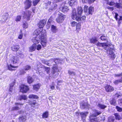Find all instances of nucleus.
<instances>
[{
  "label": "nucleus",
  "mask_w": 122,
  "mask_h": 122,
  "mask_svg": "<svg viewBox=\"0 0 122 122\" xmlns=\"http://www.w3.org/2000/svg\"><path fill=\"white\" fill-rule=\"evenodd\" d=\"M116 103V100L113 98L111 99L110 101V103L111 105H114Z\"/></svg>",
  "instance_id": "a19ab883"
},
{
  "label": "nucleus",
  "mask_w": 122,
  "mask_h": 122,
  "mask_svg": "<svg viewBox=\"0 0 122 122\" xmlns=\"http://www.w3.org/2000/svg\"><path fill=\"white\" fill-rule=\"evenodd\" d=\"M29 98H30L38 99L39 98L38 96L33 94H31L29 95Z\"/></svg>",
  "instance_id": "4c0bfd02"
},
{
  "label": "nucleus",
  "mask_w": 122,
  "mask_h": 122,
  "mask_svg": "<svg viewBox=\"0 0 122 122\" xmlns=\"http://www.w3.org/2000/svg\"><path fill=\"white\" fill-rule=\"evenodd\" d=\"M106 90L107 92H111L114 90V88L110 85H108L105 87Z\"/></svg>",
  "instance_id": "aec40b11"
},
{
  "label": "nucleus",
  "mask_w": 122,
  "mask_h": 122,
  "mask_svg": "<svg viewBox=\"0 0 122 122\" xmlns=\"http://www.w3.org/2000/svg\"><path fill=\"white\" fill-rule=\"evenodd\" d=\"M55 84H54V83L53 82L52 83V85H51L50 86V87L51 89V90H53L55 89Z\"/></svg>",
  "instance_id": "3c124183"
},
{
  "label": "nucleus",
  "mask_w": 122,
  "mask_h": 122,
  "mask_svg": "<svg viewBox=\"0 0 122 122\" xmlns=\"http://www.w3.org/2000/svg\"><path fill=\"white\" fill-rule=\"evenodd\" d=\"M83 12L82 9L81 7H78L77 9V14L78 15H81Z\"/></svg>",
  "instance_id": "b1692460"
},
{
  "label": "nucleus",
  "mask_w": 122,
  "mask_h": 122,
  "mask_svg": "<svg viewBox=\"0 0 122 122\" xmlns=\"http://www.w3.org/2000/svg\"><path fill=\"white\" fill-rule=\"evenodd\" d=\"M116 7L118 8H120V4L119 3H116Z\"/></svg>",
  "instance_id": "0e129e2a"
},
{
  "label": "nucleus",
  "mask_w": 122,
  "mask_h": 122,
  "mask_svg": "<svg viewBox=\"0 0 122 122\" xmlns=\"http://www.w3.org/2000/svg\"><path fill=\"white\" fill-rule=\"evenodd\" d=\"M41 48V46L40 45H37L36 49L37 50L39 51L40 50Z\"/></svg>",
  "instance_id": "bf43d9fd"
},
{
  "label": "nucleus",
  "mask_w": 122,
  "mask_h": 122,
  "mask_svg": "<svg viewBox=\"0 0 122 122\" xmlns=\"http://www.w3.org/2000/svg\"><path fill=\"white\" fill-rule=\"evenodd\" d=\"M115 120V117H110L108 118L107 122H114Z\"/></svg>",
  "instance_id": "a878e982"
},
{
  "label": "nucleus",
  "mask_w": 122,
  "mask_h": 122,
  "mask_svg": "<svg viewBox=\"0 0 122 122\" xmlns=\"http://www.w3.org/2000/svg\"><path fill=\"white\" fill-rule=\"evenodd\" d=\"M20 74H24L26 73L25 69H22L20 71Z\"/></svg>",
  "instance_id": "09e8293b"
},
{
  "label": "nucleus",
  "mask_w": 122,
  "mask_h": 122,
  "mask_svg": "<svg viewBox=\"0 0 122 122\" xmlns=\"http://www.w3.org/2000/svg\"><path fill=\"white\" fill-rule=\"evenodd\" d=\"M77 24V23L75 21H73L71 23V25L72 26H74L76 25Z\"/></svg>",
  "instance_id": "13d9d810"
},
{
  "label": "nucleus",
  "mask_w": 122,
  "mask_h": 122,
  "mask_svg": "<svg viewBox=\"0 0 122 122\" xmlns=\"http://www.w3.org/2000/svg\"><path fill=\"white\" fill-rule=\"evenodd\" d=\"M28 82L29 84H30L32 82L33 80V78L30 76H28L27 78Z\"/></svg>",
  "instance_id": "72a5a7b5"
},
{
  "label": "nucleus",
  "mask_w": 122,
  "mask_h": 122,
  "mask_svg": "<svg viewBox=\"0 0 122 122\" xmlns=\"http://www.w3.org/2000/svg\"><path fill=\"white\" fill-rule=\"evenodd\" d=\"M114 115L115 116V119L116 118V120H119L121 119L122 118V117L120 116L117 113H115Z\"/></svg>",
  "instance_id": "c756f323"
},
{
  "label": "nucleus",
  "mask_w": 122,
  "mask_h": 122,
  "mask_svg": "<svg viewBox=\"0 0 122 122\" xmlns=\"http://www.w3.org/2000/svg\"><path fill=\"white\" fill-rule=\"evenodd\" d=\"M42 32H41L39 29H37L34 32L35 34L36 35V36H40V35H39Z\"/></svg>",
  "instance_id": "ea45409f"
},
{
  "label": "nucleus",
  "mask_w": 122,
  "mask_h": 122,
  "mask_svg": "<svg viewBox=\"0 0 122 122\" xmlns=\"http://www.w3.org/2000/svg\"><path fill=\"white\" fill-rule=\"evenodd\" d=\"M8 16V13H4L2 16V19L0 20V21L2 23H4L5 22V21L7 19Z\"/></svg>",
  "instance_id": "f8f14e48"
},
{
  "label": "nucleus",
  "mask_w": 122,
  "mask_h": 122,
  "mask_svg": "<svg viewBox=\"0 0 122 122\" xmlns=\"http://www.w3.org/2000/svg\"><path fill=\"white\" fill-rule=\"evenodd\" d=\"M21 19V17L20 16H18L16 18L15 20L16 21H20V20Z\"/></svg>",
  "instance_id": "864d4df0"
},
{
  "label": "nucleus",
  "mask_w": 122,
  "mask_h": 122,
  "mask_svg": "<svg viewBox=\"0 0 122 122\" xmlns=\"http://www.w3.org/2000/svg\"><path fill=\"white\" fill-rule=\"evenodd\" d=\"M18 67V66H14L12 65L11 64H10V65H8V69L10 71H12L15 70V69H13L12 68H17Z\"/></svg>",
  "instance_id": "412c9836"
},
{
  "label": "nucleus",
  "mask_w": 122,
  "mask_h": 122,
  "mask_svg": "<svg viewBox=\"0 0 122 122\" xmlns=\"http://www.w3.org/2000/svg\"><path fill=\"white\" fill-rule=\"evenodd\" d=\"M20 109L19 107L18 106H15L12 107L11 110L13 111H16L17 110H18Z\"/></svg>",
  "instance_id": "37998d69"
},
{
  "label": "nucleus",
  "mask_w": 122,
  "mask_h": 122,
  "mask_svg": "<svg viewBox=\"0 0 122 122\" xmlns=\"http://www.w3.org/2000/svg\"><path fill=\"white\" fill-rule=\"evenodd\" d=\"M84 12L86 13L87 15L89 14L92 15L94 10V9L92 7H90L89 8L86 6L85 5L84 7Z\"/></svg>",
  "instance_id": "7ed1b4c3"
},
{
  "label": "nucleus",
  "mask_w": 122,
  "mask_h": 122,
  "mask_svg": "<svg viewBox=\"0 0 122 122\" xmlns=\"http://www.w3.org/2000/svg\"><path fill=\"white\" fill-rule=\"evenodd\" d=\"M80 18L81 19L80 20H81V21L83 20V21H85V20L86 17L84 15V16H82L81 18L80 16Z\"/></svg>",
  "instance_id": "6e6d98bb"
},
{
  "label": "nucleus",
  "mask_w": 122,
  "mask_h": 122,
  "mask_svg": "<svg viewBox=\"0 0 122 122\" xmlns=\"http://www.w3.org/2000/svg\"><path fill=\"white\" fill-rule=\"evenodd\" d=\"M68 73L70 76H73L75 75V73L74 72L71 70H69Z\"/></svg>",
  "instance_id": "58836bf2"
},
{
  "label": "nucleus",
  "mask_w": 122,
  "mask_h": 122,
  "mask_svg": "<svg viewBox=\"0 0 122 122\" xmlns=\"http://www.w3.org/2000/svg\"><path fill=\"white\" fill-rule=\"evenodd\" d=\"M51 25V23H50L49 22H47V25H46V28L48 29H49Z\"/></svg>",
  "instance_id": "052dcab7"
},
{
  "label": "nucleus",
  "mask_w": 122,
  "mask_h": 122,
  "mask_svg": "<svg viewBox=\"0 0 122 122\" xmlns=\"http://www.w3.org/2000/svg\"><path fill=\"white\" fill-rule=\"evenodd\" d=\"M44 5L45 6V7L46 10L48 9V7H49L50 6L52 7V8H54V10L56 9L57 7V4L53 2H52V4H51V1H48L47 3L45 4Z\"/></svg>",
  "instance_id": "39448f33"
},
{
  "label": "nucleus",
  "mask_w": 122,
  "mask_h": 122,
  "mask_svg": "<svg viewBox=\"0 0 122 122\" xmlns=\"http://www.w3.org/2000/svg\"><path fill=\"white\" fill-rule=\"evenodd\" d=\"M46 31L45 30H42L41 34V41H46V36L45 33Z\"/></svg>",
  "instance_id": "2eb2a0df"
},
{
  "label": "nucleus",
  "mask_w": 122,
  "mask_h": 122,
  "mask_svg": "<svg viewBox=\"0 0 122 122\" xmlns=\"http://www.w3.org/2000/svg\"><path fill=\"white\" fill-rule=\"evenodd\" d=\"M31 66L29 65H27L24 67V69L25 71H27L30 70L31 68Z\"/></svg>",
  "instance_id": "79ce46f5"
},
{
  "label": "nucleus",
  "mask_w": 122,
  "mask_h": 122,
  "mask_svg": "<svg viewBox=\"0 0 122 122\" xmlns=\"http://www.w3.org/2000/svg\"><path fill=\"white\" fill-rule=\"evenodd\" d=\"M41 40V36H36V37L32 39V41L35 44L38 43Z\"/></svg>",
  "instance_id": "9b49d317"
},
{
  "label": "nucleus",
  "mask_w": 122,
  "mask_h": 122,
  "mask_svg": "<svg viewBox=\"0 0 122 122\" xmlns=\"http://www.w3.org/2000/svg\"><path fill=\"white\" fill-rule=\"evenodd\" d=\"M100 39L102 41H107V36L104 35H102L100 37Z\"/></svg>",
  "instance_id": "f704fd0d"
},
{
  "label": "nucleus",
  "mask_w": 122,
  "mask_h": 122,
  "mask_svg": "<svg viewBox=\"0 0 122 122\" xmlns=\"http://www.w3.org/2000/svg\"><path fill=\"white\" fill-rule=\"evenodd\" d=\"M25 9H27L29 8L31 6V4L30 1L29 0H26L25 3Z\"/></svg>",
  "instance_id": "4468645a"
},
{
  "label": "nucleus",
  "mask_w": 122,
  "mask_h": 122,
  "mask_svg": "<svg viewBox=\"0 0 122 122\" xmlns=\"http://www.w3.org/2000/svg\"><path fill=\"white\" fill-rule=\"evenodd\" d=\"M48 10L49 12H51L52 11L54 10V8H52V7H51L50 6L49 7H48Z\"/></svg>",
  "instance_id": "8fccbe9b"
},
{
  "label": "nucleus",
  "mask_w": 122,
  "mask_h": 122,
  "mask_svg": "<svg viewBox=\"0 0 122 122\" xmlns=\"http://www.w3.org/2000/svg\"><path fill=\"white\" fill-rule=\"evenodd\" d=\"M101 112L99 111L96 110L95 111V113H93L92 114L91 116H90V120L91 122H98L97 120V119L92 118V117H96L98 115L100 114L101 113Z\"/></svg>",
  "instance_id": "20e7f679"
},
{
  "label": "nucleus",
  "mask_w": 122,
  "mask_h": 122,
  "mask_svg": "<svg viewBox=\"0 0 122 122\" xmlns=\"http://www.w3.org/2000/svg\"><path fill=\"white\" fill-rule=\"evenodd\" d=\"M51 29L53 33H55L58 31V29L57 27L53 25H51Z\"/></svg>",
  "instance_id": "5701e85b"
},
{
  "label": "nucleus",
  "mask_w": 122,
  "mask_h": 122,
  "mask_svg": "<svg viewBox=\"0 0 122 122\" xmlns=\"http://www.w3.org/2000/svg\"><path fill=\"white\" fill-rule=\"evenodd\" d=\"M31 12L29 11H27L24 13L23 17L25 19H26L28 21L30 20L31 16Z\"/></svg>",
  "instance_id": "6e6552de"
},
{
  "label": "nucleus",
  "mask_w": 122,
  "mask_h": 122,
  "mask_svg": "<svg viewBox=\"0 0 122 122\" xmlns=\"http://www.w3.org/2000/svg\"><path fill=\"white\" fill-rule=\"evenodd\" d=\"M116 108L117 109L118 111L120 112H121L122 111V108L118 106H117Z\"/></svg>",
  "instance_id": "5fc2aeb1"
},
{
  "label": "nucleus",
  "mask_w": 122,
  "mask_h": 122,
  "mask_svg": "<svg viewBox=\"0 0 122 122\" xmlns=\"http://www.w3.org/2000/svg\"><path fill=\"white\" fill-rule=\"evenodd\" d=\"M49 61L53 63L54 62L55 64H53L51 73V74H49V76L50 77L52 76L54 77H56L59 74L58 72H59V70L58 69L57 64L60 62V60L59 58L53 59H50Z\"/></svg>",
  "instance_id": "f03ea898"
},
{
  "label": "nucleus",
  "mask_w": 122,
  "mask_h": 122,
  "mask_svg": "<svg viewBox=\"0 0 122 122\" xmlns=\"http://www.w3.org/2000/svg\"><path fill=\"white\" fill-rule=\"evenodd\" d=\"M95 0H88L89 4H91L93 3Z\"/></svg>",
  "instance_id": "69168bd1"
},
{
  "label": "nucleus",
  "mask_w": 122,
  "mask_h": 122,
  "mask_svg": "<svg viewBox=\"0 0 122 122\" xmlns=\"http://www.w3.org/2000/svg\"><path fill=\"white\" fill-rule=\"evenodd\" d=\"M119 104L121 106L122 105V98L118 100Z\"/></svg>",
  "instance_id": "680f3d73"
},
{
  "label": "nucleus",
  "mask_w": 122,
  "mask_h": 122,
  "mask_svg": "<svg viewBox=\"0 0 122 122\" xmlns=\"http://www.w3.org/2000/svg\"><path fill=\"white\" fill-rule=\"evenodd\" d=\"M87 112H81L80 113L81 118L82 119L84 120L86 117L87 115L88 114Z\"/></svg>",
  "instance_id": "4be33fe9"
},
{
  "label": "nucleus",
  "mask_w": 122,
  "mask_h": 122,
  "mask_svg": "<svg viewBox=\"0 0 122 122\" xmlns=\"http://www.w3.org/2000/svg\"><path fill=\"white\" fill-rule=\"evenodd\" d=\"M65 15H59L58 17L56 19V21L58 23H61L62 22L65 18Z\"/></svg>",
  "instance_id": "9d476101"
},
{
  "label": "nucleus",
  "mask_w": 122,
  "mask_h": 122,
  "mask_svg": "<svg viewBox=\"0 0 122 122\" xmlns=\"http://www.w3.org/2000/svg\"><path fill=\"white\" fill-rule=\"evenodd\" d=\"M19 48V46H18L13 45L11 47V49L13 51H16L18 50Z\"/></svg>",
  "instance_id": "cd10ccee"
},
{
  "label": "nucleus",
  "mask_w": 122,
  "mask_h": 122,
  "mask_svg": "<svg viewBox=\"0 0 122 122\" xmlns=\"http://www.w3.org/2000/svg\"><path fill=\"white\" fill-rule=\"evenodd\" d=\"M10 60L13 64L18 63L20 61V59L17 56H12L10 58Z\"/></svg>",
  "instance_id": "0eeeda50"
},
{
  "label": "nucleus",
  "mask_w": 122,
  "mask_h": 122,
  "mask_svg": "<svg viewBox=\"0 0 122 122\" xmlns=\"http://www.w3.org/2000/svg\"><path fill=\"white\" fill-rule=\"evenodd\" d=\"M19 121L20 122H24L26 119V117L25 116H21L19 118Z\"/></svg>",
  "instance_id": "393cba45"
},
{
  "label": "nucleus",
  "mask_w": 122,
  "mask_h": 122,
  "mask_svg": "<svg viewBox=\"0 0 122 122\" xmlns=\"http://www.w3.org/2000/svg\"><path fill=\"white\" fill-rule=\"evenodd\" d=\"M36 44H33L29 48V51L30 52H32L35 51L36 49Z\"/></svg>",
  "instance_id": "f3484780"
},
{
  "label": "nucleus",
  "mask_w": 122,
  "mask_h": 122,
  "mask_svg": "<svg viewBox=\"0 0 122 122\" xmlns=\"http://www.w3.org/2000/svg\"><path fill=\"white\" fill-rule=\"evenodd\" d=\"M17 55L20 58H22L24 56V55L23 54L22 52L20 51H18L17 52Z\"/></svg>",
  "instance_id": "c85d7f7f"
},
{
  "label": "nucleus",
  "mask_w": 122,
  "mask_h": 122,
  "mask_svg": "<svg viewBox=\"0 0 122 122\" xmlns=\"http://www.w3.org/2000/svg\"><path fill=\"white\" fill-rule=\"evenodd\" d=\"M97 106L99 108L102 109H104L107 107L106 106L102 104H101L99 103L97 105Z\"/></svg>",
  "instance_id": "473e14b6"
},
{
  "label": "nucleus",
  "mask_w": 122,
  "mask_h": 122,
  "mask_svg": "<svg viewBox=\"0 0 122 122\" xmlns=\"http://www.w3.org/2000/svg\"><path fill=\"white\" fill-rule=\"evenodd\" d=\"M115 4L113 2L111 1L109 3V5H114Z\"/></svg>",
  "instance_id": "774afa93"
},
{
  "label": "nucleus",
  "mask_w": 122,
  "mask_h": 122,
  "mask_svg": "<svg viewBox=\"0 0 122 122\" xmlns=\"http://www.w3.org/2000/svg\"><path fill=\"white\" fill-rule=\"evenodd\" d=\"M23 28H24L26 29L27 28V23L26 22H25V23H24L23 24Z\"/></svg>",
  "instance_id": "4d7b16f0"
},
{
  "label": "nucleus",
  "mask_w": 122,
  "mask_h": 122,
  "mask_svg": "<svg viewBox=\"0 0 122 122\" xmlns=\"http://www.w3.org/2000/svg\"><path fill=\"white\" fill-rule=\"evenodd\" d=\"M29 90L27 86L24 85H22L20 86V92L22 93H26Z\"/></svg>",
  "instance_id": "1a4fd4ad"
},
{
  "label": "nucleus",
  "mask_w": 122,
  "mask_h": 122,
  "mask_svg": "<svg viewBox=\"0 0 122 122\" xmlns=\"http://www.w3.org/2000/svg\"><path fill=\"white\" fill-rule=\"evenodd\" d=\"M89 106V104L86 102H84L81 104V107L82 109H84L85 108H88Z\"/></svg>",
  "instance_id": "dca6fc26"
},
{
  "label": "nucleus",
  "mask_w": 122,
  "mask_h": 122,
  "mask_svg": "<svg viewBox=\"0 0 122 122\" xmlns=\"http://www.w3.org/2000/svg\"><path fill=\"white\" fill-rule=\"evenodd\" d=\"M97 41V38H92L90 40V42L91 43L94 44Z\"/></svg>",
  "instance_id": "7c9ffc66"
},
{
  "label": "nucleus",
  "mask_w": 122,
  "mask_h": 122,
  "mask_svg": "<svg viewBox=\"0 0 122 122\" xmlns=\"http://www.w3.org/2000/svg\"><path fill=\"white\" fill-rule=\"evenodd\" d=\"M81 24L80 23H78L76 25V29L79 32L80 30Z\"/></svg>",
  "instance_id": "c03bdc74"
},
{
  "label": "nucleus",
  "mask_w": 122,
  "mask_h": 122,
  "mask_svg": "<svg viewBox=\"0 0 122 122\" xmlns=\"http://www.w3.org/2000/svg\"><path fill=\"white\" fill-rule=\"evenodd\" d=\"M97 45L98 46L102 47L107 52V53L109 54V56L112 59L114 60L115 58L116 55L113 52L114 47L112 45L98 42Z\"/></svg>",
  "instance_id": "f257e3e1"
},
{
  "label": "nucleus",
  "mask_w": 122,
  "mask_h": 122,
  "mask_svg": "<svg viewBox=\"0 0 122 122\" xmlns=\"http://www.w3.org/2000/svg\"><path fill=\"white\" fill-rule=\"evenodd\" d=\"M71 18L73 20L76 19L77 21H80V16L77 15L75 9H73L71 15Z\"/></svg>",
  "instance_id": "423d86ee"
},
{
  "label": "nucleus",
  "mask_w": 122,
  "mask_h": 122,
  "mask_svg": "<svg viewBox=\"0 0 122 122\" xmlns=\"http://www.w3.org/2000/svg\"><path fill=\"white\" fill-rule=\"evenodd\" d=\"M41 43L43 47L46 46V41H41Z\"/></svg>",
  "instance_id": "de8ad7c7"
},
{
  "label": "nucleus",
  "mask_w": 122,
  "mask_h": 122,
  "mask_svg": "<svg viewBox=\"0 0 122 122\" xmlns=\"http://www.w3.org/2000/svg\"><path fill=\"white\" fill-rule=\"evenodd\" d=\"M75 3V0H66L65 2L66 4L67 3L71 6L73 5Z\"/></svg>",
  "instance_id": "6ab92c4d"
},
{
  "label": "nucleus",
  "mask_w": 122,
  "mask_h": 122,
  "mask_svg": "<svg viewBox=\"0 0 122 122\" xmlns=\"http://www.w3.org/2000/svg\"><path fill=\"white\" fill-rule=\"evenodd\" d=\"M40 0H33V4L34 6L36 5L38 2Z\"/></svg>",
  "instance_id": "49530a36"
},
{
  "label": "nucleus",
  "mask_w": 122,
  "mask_h": 122,
  "mask_svg": "<svg viewBox=\"0 0 122 122\" xmlns=\"http://www.w3.org/2000/svg\"><path fill=\"white\" fill-rule=\"evenodd\" d=\"M114 84L116 85H117L120 83H122V77L119 79L116 80L113 82Z\"/></svg>",
  "instance_id": "bb28decb"
},
{
  "label": "nucleus",
  "mask_w": 122,
  "mask_h": 122,
  "mask_svg": "<svg viewBox=\"0 0 122 122\" xmlns=\"http://www.w3.org/2000/svg\"><path fill=\"white\" fill-rule=\"evenodd\" d=\"M48 116V112L46 111L42 115V117L44 118H47Z\"/></svg>",
  "instance_id": "e433bc0d"
},
{
  "label": "nucleus",
  "mask_w": 122,
  "mask_h": 122,
  "mask_svg": "<svg viewBox=\"0 0 122 122\" xmlns=\"http://www.w3.org/2000/svg\"><path fill=\"white\" fill-rule=\"evenodd\" d=\"M50 70V67H46L45 68V70L47 74L48 73Z\"/></svg>",
  "instance_id": "e2e57ef3"
},
{
  "label": "nucleus",
  "mask_w": 122,
  "mask_h": 122,
  "mask_svg": "<svg viewBox=\"0 0 122 122\" xmlns=\"http://www.w3.org/2000/svg\"><path fill=\"white\" fill-rule=\"evenodd\" d=\"M46 21V20H40L38 24L39 27L40 28H42L45 25Z\"/></svg>",
  "instance_id": "ddd939ff"
},
{
  "label": "nucleus",
  "mask_w": 122,
  "mask_h": 122,
  "mask_svg": "<svg viewBox=\"0 0 122 122\" xmlns=\"http://www.w3.org/2000/svg\"><path fill=\"white\" fill-rule=\"evenodd\" d=\"M62 83V81L61 80H60L58 81L57 82V84L58 85H61Z\"/></svg>",
  "instance_id": "338daca9"
},
{
  "label": "nucleus",
  "mask_w": 122,
  "mask_h": 122,
  "mask_svg": "<svg viewBox=\"0 0 122 122\" xmlns=\"http://www.w3.org/2000/svg\"><path fill=\"white\" fill-rule=\"evenodd\" d=\"M27 99V98L26 96L25 95H22L20 96L19 99L20 100H21L22 99H23L24 100H26Z\"/></svg>",
  "instance_id": "c9c22d12"
},
{
  "label": "nucleus",
  "mask_w": 122,
  "mask_h": 122,
  "mask_svg": "<svg viewBox=\"0 0 122 122\" xmlns=\"http://www.w3.org/2000/svg\"><path fill=\"white\" fill-rule=\"evenodd\" d=\"M20 34H19L18 38L20 39H21L22 38L23 36V35L22 33V31L21 30H20Z\"/></svg>",
  "instance_id": "603ef678"
},
{
  "label": "nucleus",
  "mask_w": 122,
  "mask_h": 122,
  "mask_svg": "<svg viewBox=\"0 0 122 122\" xmlns=\"http://www.w3.org/2000/svg\"><path fill=\"white\" fill-rule=\"evenodd\" d=\"M60 9L62 12L64 13L67 12L69 10L68 7L65 6H64L63 7H61Z\"/></svg>",
  "instance_id": "a211bd4d"
},
{
  "label": "nucleus",
  "mask_w": 122,
  "mask_h": 122,
  "mask_svg": "<svg viewBox=\"0 0 122 122\" xmlns=\"http://www.w3.org/2000/svg\"><path fill=\"white\" fill-rule=\"evenodd\" d=\"M15 83L13 82L10 85V88L9 89V91L10 92H12V87L14 85Z\"/></svg>",
  "instance_id": "a18cd8bd"
},
{
  "label": "nucleus",
  "mask_w": 122,
  "mask_h": 122,
  "mask_svg": "<svg viewBox=\"0 0 122 122\" xmlns=\"http://www.w3.org/2000/svg\"><path fill=\"white\" fill-rule=\"evenodd\" d=\"M40 86L39 84H37L33 86V89L36 91H37L40 88Z\"/></svg>",
  "instance_id": "2f4dec72"
}]
</instances>
